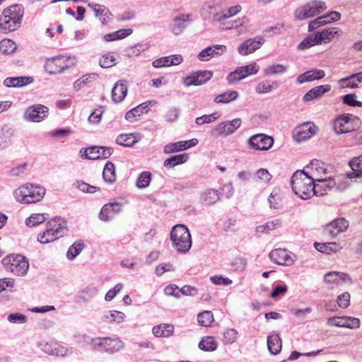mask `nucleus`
Returning a JSON list of instances; mask_svg holds the SVG:
<instances>
[{"label":"nucleus","mask_w":362,"mask_h":362,"mask_svg":"<svg viewBox=\"0 0 362 362\" xmlns=\"http://www.w3.org/2000/svg\"><path fill=\"white\" fill-rule=\"evenodd\" d=\"M281 223V221L279 218L268 221L264 225L257 227V231L264 233L266 231L272 230L279 226Z\"/></svg>","instance_id":"56"},{"label":"nucleus","mask_w":362,"mask_h":362,"mask_svg":"<svg viewBox=\"0 0 362 362\" xmlns=\"http://www.w3.org/2000/svg\"><path fill=\"white\" fill-rule=\"evenodd\" d=\"M269 207L274 209H279L281 207V197L279 190L274 189L268 198Z\"/></svg>","instance_id":"48"},{"label":"nucleus","mask_w":362,"mask_h":362,"mask_svg":"<svg viewBox=\"0 0 362 362\" xmlns=\"http://www.w3.org/2000/svg\"><path fill=\"white\" fill-rule=\"evenodd\" d=\"M238 332L235 329H228L223 333V341L225 344H233L238 338Z\"/></svg>","instance_id":"54"},{"label":"nucleus","mask_w":362,"mask_h":362,"mask_svg":"<svg viewBox=\"0 0 362 362\" xmlns=\"http://www.w3.org/2000/svg\"><path fill=\"white\" fill-rule=\"evenodd\" d=\"M270 259L274 263L282 266H291L294 263V259L291 253L286 249L278 248L270 252L269 255Z\"/></svg>","instance_id":"16"},{"label":"nucleus","mask_w":362,"mask_h":362,"mask_svg":"<svg viewBox=\"0 0 362 362\" xmlns=\"http://www.w3.org/2000/svg\"><path fill=\"white\" fill-rule=\"evenodd\" d=\"M122 204L120 202H110L105 204L99 213V218L102 221H108L122 210Z\"/></svg>","instance_id":"19"},{"label":"nucleus","mask_w":362,"mask_h":362,"mask_svg":"<svg viewBox=\"0 0 362 362\" xmlns=\"http://www.w3.org/2000/svg\"><path fill=\"white\" fill-rule=\"evenodd\" d=\"M272 179V175L267 169L260 168L256 173V181L267 183Z\"/></svg>","instance_id":"58"},{"label":"nucleus","mask_w":362,"mask_h":362,"mask_svg":"<svg viewBox=\"0 0 362 362\" xmlns=\"http://www.w3.org/2000/svg\"><path fill=\"white\" fill-rule=\"evenodd\" d=\"M241 123L242 121L240 118H235L230 121L222 122L212 129L210 134L214 138L227 136L234 133L240 127Z\"/></svg>","instance_id":"10"},{"label":"nucleus","mask_w":362,"mask_h":362,"mask_svg":"<svg viewBox=\"0 0 362 362\" xmlns=\"http://www.w3.org/2000/svg\"><path fill=\"white\" fill-rule=\"evenodd\" d=\"M238 96V93L235 90H230L222 94L218 95L214 100L216 103H228L235 100Z\"/></svg>","instance_id":"44"},{"label":"nucleus","mask_w":362,"mask_h":362,"mask_svg":"<svg viewBox=\"0 0 362 362\" xmlns=\"http://www.w3.org/2000/svg\"><path fill=\"white\" fill-rule=\"evenodd\" d=\"M318 45L317 40L315 33L309 35L306 38H305L298 45V49L300 50H303L310 47Z\"/></svg>","instance_id":"52"},{"label":"nucleus","mask_w":362,"mask_h":362,"mask_svg":"<svg viewBox=\"0 0 362 362\" xmlns=\"http://www.w3.org/2000/svg\"><path fill=\"white\" fill-rule=\"evenodd\" d=\"M32 77L17 76L8 77L4 81V85L8 88L23 87L33 82Z\"/></svg>","instance_id":"29"},{"label":"nucleus","mask_w":362,"mask_h":362,"mask_svg":"<svg viewBox=\"0 0 362 362\" xmlns=\"http://www.w3.org/2000/svg\"><path fill=\"white\" fill-rule=\"evenodd\" d=\"M267 347L269 352L276 355L281 350V339L278 334H270L267 337Z\"/></svg>","instance_id":"32"},{"label":"nucleus","mask_w":362,"mask_h":362,"mask_svg":"<svg viewBox=\"0 0 362 362\" xmlns=\"http://www.w3.org/2000/svg\"><path fill=\"white\" fill-rule=\"evenodd\" d=\"M45 192L43 187L28 183L15 189L13 194L18 202L29 204L41 201Z\"/></svg>","instance_id":"4"},{"label":"nucleus","mask_w":362,"mask_h":362,"mask_svg":"<svg viewBox=\"0 0 362 362\" xmlns=\"http://www.w3.org/2000/svg\"><path fill=\"white\" fill-rule=\"evenodd\" d=\"M14 129L8 125H4L0 128V150H3L12 144V137Z\"/></svg>","instance_id":"26"},{"label":"nucleus","mask_w":362,"mask_h":362,"mask_svg":"<svg viewBox=\"0 0 362 362\" xmlns=\"http://www.w3.org/2000/svg\"><path fill=\"white\" fill-rule=\"evenodd\" d=\"M133 30L131 28L120 29L112 33L106 34L104 35V40L106 42L114 41L117 40L123 39L132 33Z\"/></svg>","instance_id":"40"},{"label":"nucleus","mask_w":362,"mask_h":362,"mask_svg":"<svg viewBox=\"0 0 362 362\" xmlns=\"http://www.w3.org/2000/svg\"><path fill=\"white\" fill-rule=\"evenodd\" d=\"M343 103L351 107H361L362 102L356 100L355 94H346L343 96Z\"/></svg>","instance_id":"60"},{"label":"nucleus","mask_w":362,"mask_h":362,"mask_svg":"<svg viewBox=\"0 0 362 362\" xmlns=\"http://www.w3.org/2000/svg\"><path fill=\"white\" fill-rule=\"evenodd\" d=\"M127 93V82L126 80H119L116 82L112 89V98L115 103L122 102Z\"/></svg>","instance_id":"23"},{"label":"nucleus","mask_w":362,"mask_h":362,"mask_svg":"<svg viewBox=\"0 0 362 362\" xmlns=\"http://www.w3.org/2000/svg\"><path fill=\"white\" fill-rule=\"evenodd\" d=\"M16 43L9 39H4L0 42V52L4 54H12L16 49Z\"/></svg>","instance_id":"47"},{"label":"nucleus","mask_w":362,"mask_h":362,"mask_svg":"<svg viewBox=\"0 0 362 362\" xmlns=\"http://www.w3.org/2000/svg\"><path fill=\"white\" fill-rule=\"evenodd\" d=\"M151 180V174L148 171L142 172L136 180V186L139 189L146 188Z\"/></svg>","instance_id":"50"},{"label":"nucleus","mask_w":362,"mask_h":362,"mask_svg":"<svg viewBox=\"0 0 362 362\" xmlns=\"http://www.w3.org/2000/svg\"><path fill=\"white\" fill-rule=\"evenodd\" d=\"M350 294L348 292L343 293L337 297V303L341 308H346L350 305Z\"/></svg>","instance_id":"64"},{"label":"nucleus","mask_w":362,"mask_h":362,"mask_svg":"<svg viewBox=\"0 0 362 362\" xmlns=\"http://www.w3.org/2000/svg\"><path fill=\"white\" fill-rule=\"evenodd\" d=\"M264 39L257 37L255 39H248L244 41L238 47V52L241 55H247L259 49L264 42Z\"/></svg>","instance_id":"20"},{"label":"nucleus","mask_w":362,"mask_h":362,"mask_svg":"<svg viewBox=\"0 0 362 362\" xmlns=\"http://www.w3.org/2000/svg\"><path fill=\"white\" fill-rule=\"evenodd\" d=\"M287 71V67L283 64H276L269 66L264 69L266 75H274L285 73Z\"/></svg>","instance_id":"53"},{"label":"nucleus","mask_w":362,"mask_h":362,"mask_svg":"<svg viewBox=\"0 0 362 362\" xmlns=\"http://www.w3.org/2000/svg\"><path fill=\"white\" fill-rule=\"evenodd\" d=\"M7 319L11 323L15 324H24L27 322L26 315L18 313L10 314Z\"/></svg>","instance_id":"59"},{"label":"nucleus","mask_w":362,"mask_h":362,"mask_svg":"<svg viewBox=\"0 0 362 362\" xmlns=\"http://www.w3.org/2000/svg\"><path fill=\"white\" fill-rule=\"evenodd\" d=\"M213 25H218L221 30L232 29L234 27L233 23L226 22L229 18L221 4L216 3L208 4L205 6Z\"/></svg>","instance_id":"8"},{"label":"nucleus","mask_w":362,"mask_h":362,"mask_svg":"<svg viewBox=\"0 0 362 362\" xmlns=\"http://www.w3.org/2000/svg\"><path fill=\"white\" fill-rule=\"evenodd\" d=\"M173 325L170 324H161L154 326L152 332L156 337H168L173 333Z\"/></svg>","instance_id":"34"},{"label":"nucleus","mask_w":362,"mask_h":362,"mask_svg":"<svg viewBox=\"0 0 362 362\" xmlns=\"http://www.w3.org/2000/svg\"><path fill=\"white\" fill-rule=\"evenodd\" d=\"M348 226V221L345 218H337L326 226L325 233L335 238L340 233L345 231Z\"/></svg>","instance_id":"18"},{"label":"nucleus","mask_w":362,"mask_h":362,"mask_svg":"<svg viewBox=\"0 0 362 362\" xmlns=\"http://www.w3.org/2000/svg\"><path fill=\"white\" fill-rule=\"evenodd\" d=\"M49 108L41 104L29 106L25 111L23 118L27 122H40L47 117Z\"/></svg>","instance_id":"12"},{"label":"nucleus","mask_w":362,"mask_h":362,"mask_svg":"<svg viewBox=\"0 0 362 362\" xmlns=\"http://www.w3.org/2000/svg\"><path fill=\"white\" fill-rule=\"evenodd\" d=\"M330 90L331 86L328 84L315 86L303 95V100L305 103H308L315 99L320 98Z\"/></svg>","instance_id":"25"},{"label":"nucleus","mask_w":362,"mask_h":362,"mask_svg":"<svg viewBox=\"0 0 362 362\" xmlns=\"http://www.w3.org/2000/svg\"><path fill=\"white\" fill-rule=\"evenodd\" d=\"M84 248V245L81 241H76L72 244L66 252V257L69 260L74 259L77 255Z\"/></svg>","instance_id":"45"},{"label":"nucleus","mask_w":362,"mask_h":362,"mask_svg":"<svg viewBox=\"0 0 362 362\" xmlns=\"http://www.w3.org/2000/svg\"><path fill=\"white\" fill-rule=\"evenodd\" d=\"M92 346L98 347L100 351L112 354L119 351L124 346V343L119 339H111L110 337L92 339Z\"/></svg>","instance_id":"11"},{"label":"nucleus","mask_w":362,"mask_h":362,"mask_svg":"<svg viewBox=\"0 0 362 362\" xmlns=\"http://www.w3.org/2000/svg\"><path fill=\"white\" fill-rule=\"evenodd\" d=\"M327 9L326 3L320 0H314L298 7L294 12L296 19L303 21L315 16Z\"/></svg>","instance_id":"7"},{"label":"nucleus","mask_w":362,"mask_h":362,"mask_svg":"<svg viewBox=\"0 0 362 362\" xmlns=\"http://www.w3.org/2000/svg\"><path fill=\"white\" fill-rule=\"evenodd\" d=\"M259 69V65L255 62L238 67L228 75L227 80L230 83L240 81L250 75L257 74Z\"/></svg>","instance_id":"14"},{"label":"nucleus","mask_w":362,"mask_h":362,"mask_svg":"<svg viewBox=\"0 0 362 362\" xmlns=\"http://www.w3.org/2000/svg\"><path fill=\"white\" fill-rule=\"evenodd\" d=\"M326 18H327L326 16H322L317 18L314 21L310 22L309 25H308L309 31L314 30L322 25L327 24Z\"/></svg>","instance_id":"61"},{"label":"nucleus","mask_w":362,"mask_h":362,"mask_svg":"<svg viewBox=\"0 0 362 362\" xmlns=\"http://www.w3.org/2000/svg\"><path fill=\"white\" fill-rule=\"evenodd\" d=\"M336 185L335 180L329 177V178H319L315 180L314 195L323 196L328 191L334 188Z\"/></svg>","instance_id":"21"},{"label":"nucleus","mask_w":362,"mask_h":362,"mask_svg":"<svg viewBox=\"0 0 362 362\" xmlns=\"http://www.w3.org/2000/svg\"><path fill=\"white\" fill-rule=\"evenodd\" d=\"M353 172L348 174L351 179L355 177H362V155L352 158L349 163Z\"/></svg>","instance_id":"33"},{"label":"nucleus","mask_w":362,"mask_h":362,"mask_svg":"<svg viewBox=\"0 0 362 362\" xmlns=\"http://www.w3.org/2000/svg\"><path fill=\"white\" fill-rule=\"evenodd\" d=\"M47 218V214H33L25 219V224L28 227H34L43 223Z\"/></svg>","instance_id":"43"},{"label":"nucleus","mask_w":362,"mask_h":362,"mask_svg":"<svg viewBox=\"0 0 362 362\" xmlns=\"http://www.w3.org/2000/svg\"><path fill=\"white\" fill-rule=\"evenodd\" d=\"M183 150H185V144H182V141L168 144L163 148V152L165 154H170Z\"/></svg>","instance_id":"51"},{"label":"nucleus","mask_w":362,"mask_h":362,"mask_svg":"<svg viewBox=\"0 0 362 362\" xmlns=\"http://www.w3.org/2000/svg\"><path fill=\"white\" fill-rule=\"evenodd\" d=\"M334 129L337 134L351 132L354 130L350 119L347 116H340L334 122Z\"/></svg>","instance_id":"24"},{"label":"nucleus","mask_w":362,"mask_h":362,"mask_svg":"<svg viewBox=\"0 0 362 362\" xmlns=\"http://www.w3.org/2000/svg\"><path fill=\"white\" fill-rule=\"evenodd\" d=\"M315 248L322 253L329 254L330 252H336L338 250V245L336 243H315Z\"/></svg>","instance_id":"46"},{"label":"nucleus","mask_w":362,"mask_h":362,"mask_svg":"<svg viewBox=\"0 0 362 362\" xmlns=\"http://www.w3.org/2000/svg\"><path fill=\"white\" fill-rule=\"evenodd\" d=\"M24 9L21 4H13L5 8L0 16V29L2 33H8L20 28Z\"/></svg>","instance_id":"1"},{"label":"nucleus","mask_w":362,"mask_h":362,"mask_svg":"<svg viewBox=\"0 0 362 362\" xmlns=\"http://www.w3.org/2000/svg\"><path fill=\"white\" fill-rule=\"evenodd\" d=\"M250 148L255 151H267L274 144V139L264 134H257L250 136L247 141Z\"/></svg>","instance_id":"13"},{"label":"nucleus","mask_w":362,"mask_h":362,"mask_svg":"<svg viewBox=\"0 0 362 362\" xmlns=\"http://www.w3.org/2000/svg\"><path fill=\"white\" fill-rule=\"evenodd\" d=\"M112 152L113 149L110 147L92 146V160L107 158Z\"/></svg>","instance_id":"36"},{"label":"nucleus","mask_w":362,"mask_h":362,"mask_svg":"<svg viewBox=\"0 0 362 362\" xmlns=\"http://www.w3.org/2000/svg\"><path fill=\"white\" fill-rule=\"evenodd\" d=\"M75 58L58 56L48 59L45 64L46 71L51 75L60 74L75 64Z\"/></svg>","instance_id":"9"},{"label":"nucleus","mask_w":362,"mask_h":362,"mask_svg":"<svg viewBox=\"0 0 362 362\" xmlns=\"http://www.w3.org/2000/svg\"><path fill=\"white\" fill-rule=\"evenodd\" d=\"M202 196L206 205H213L220 199L218 191L214 189H207Z\"/></svg>","instance_id":"42"},{"label":"nucleus","mask_w":362,"mask_h":362,"mask_svg":"<svg viewBox=\"0 0 362 362\" xmlns=\"http://www.w3.org/2000/svg\"><path fill=\"white\" fill-rule=\"evenodd\" d=\"M212 76L213 73L210 71H199L193 73L192 76L184 77L182 83L186 87L200 86L210 80Z\"/></svg>","instance_id":"15"},{"label":"nucleus","mask_w":362,"mask_h":362,"mask_svg":"<svg viewBox=\"0 0 362 362\" xmlns=\"http://www.w3.org/2000/svg\"><path fill=\"white\" fill-rule=\"evenodd\" d=\"M170 240L173 247L178 252L186 253L192 247L190 233L183 224H177L170 231Z\"/></svg>","instance_id":"5"},{"label":"nucleus","mask_w":362,"mask_h":362,"mask_svg":"<svg viewBox=\"0 0 362 362\" xmlns=\"http://www.w3.org/2000/svg\"><path fill=\"white\" fill-rule=\"evenodd\" d=\"M66 232V221L56 216L46 223L45 230L38 234L37 240L42 244H47L63 237Z\"/></svg>","instance_id":"3"},{"label":"nucleus","mask_w":362,"mask_h":362,"mask_svg":"<svg viewBox=\"0 0 362 362\" xmlns=\"http://www.w3.org/2000/svg\"><path fill=\"white\" fill-rule=\"evenodd\" d=\"M327 325L351 329L358 328L360 326V320L356 317H332L327 320Z\"/></svg>","instance_id":"17"},{"label":"nucleus","mask_w":362,"mask_h":362,"mask_svg":"<svg viewBox=\"0 0 362 362\" xmlns=\"http://www.w3.org/2000/svg\"><path fill=\"white\" fill-rule=\"evenodd\" d=\"M218 347V343L214 337L211 336L204 337L199 343V348L204 351H214Z\"/></svg>","instance_id":"38"},{"label":"nucleus","mask_w":362,"mask_h":362,"mask_svg":"<svg viewBox=\"0 0 362 362\" xmlns=\"http://www.w3.org/2000/svg\"><path fill=\"white\" fill-rule=\"evenodd\" d=\"M315 129L316 127L313 123H305L299 127L297 134L300 139L305 140L315 135Z\"/></svg>","instance_id":"35"},{"label":"nucleus","mask_w":362,"mask_h":362,"mask_svg":"<svg viewBox=\"0 0 362 362\" xmlns=\"http://www.w3.org/2000/svg\"><path fill=\"white\" fill-rule=\"evenodd\" d=\"M351 280L347 274L339 272H329L324 276V281L327 284H339Z\"/></svg>","instance_id":"28"},{"label":"nucleus","mask_w":362,"mask_h":362,"mask_svg":"<svg viewBox=\"0 0 362 362\" xmlns=\"http://www.w3.org/2000/svg\"><path fill=\"white\" fill-rule=\"evenodd\" d=\"M1 263L6 271L18 276H25L29 269L28 259L19 254H11L6 256L1 260Z\"/></svg>","instance_id":"6"},{"label":"nucleus","mask_w":362,"mask_h":362,"mask_svg":"<svg viewBox=\"0 0 362 362\" xmlns=\"http://www.w3.org/2000/svg\"><path fill=\"white\" fill-rule=\"evenodd\" d=\"M197 320L200 325L203 327H209L214 321V316L211 311H204L198 314Z\"/></svg>","instance_id":"49"},{"label":"nucleus","mask_w":362,"mask_h":362,"mask_svg":"<svg viewBox=\"0 0 362 362\" xmlns=\"http://www.w3.org/2000/svg\"><path fill=\"white\" fill-rule=\"evenodd\" d=\"M148 112L147 103L140 104L139 105L129 110L125 115V119L129 122H133L134 118L140 116L144 112Z\"/></svg>","instance_id":"39"},{"label":"nucleus","mask_w":362,"mask_h":362,"mask_svg":"<svg viewBox=\"0 0 362 362\" xmlns=\"http://www.w3.org/2000/svg\"><path fill=\"white\" fill-rule=\"evenodd\" d=\"M103 177L106 182L112 183L115 181V167L112 162L108 161L105 164L103 172Z\"/></svg>","instance_id":"41"},{"label":"nucleus","mask_w":362,"mask_h":362,"mask_svg":"<svg viewBox=\"0 0 362 362\" xmlns=\"http://www.w3.org/2000/svg\"><path fill=\"white\" fill-rule=\"evenodd\" d=\"M291 185L293 192L302 199H310L314 195L315 179L303 170L293 173Z\"/></svg>","instance_id":"2"},{"label":"nucleus","mask_w":362,"mask_h":362,"mask_svg":"<svg viewBox=\"0 0 362 362\" xmlns=\"http://www.w3.org/2000/svg\"><path fill=\"white\" fill-rule=\"evenodd\" d=\"M226 51V46L223 45H215L206 47L198 54L201 61H208L211 58L221 56Z\"/></svg>","instance_id":"22"},{"label":"nucleus","mask_w":362,"mask_h":362,"mask_svg":"<svg viewBox=\"0 0 362 362\" xmlns=\"http://www.w3.org/2000/svg\"><path fill=\"white\" fill-rule=\"evenodd\" d=\"M136 141L132 134H121L117 138V143L124 146H132Z\"/></svg>","instance_id":"55"},{"label":"nucleus","mask_w":362,"mask_h":362,"mask_svg":"<svg viewBox=\"0 0 362 362\" xmlns=\"http://www.w3.org/2000/svg\"><path fill=\"white\" fill-rule=\"evenodd\" d=\"M189 158V156L187 153L175 155L165 159L163 162V165L167 168H173L176 165L186 163Z\"/></svg>","instance_id":"31"},{"label":"nucleus","mask_w":362,"mask_h":362,"mask_svg":"<svg viewBox=\"0 0 362 362\" xmlns=\"http://www.w3.org/2000/svg\"><path fill=\"white\" fill-rule=\"evenodd\" d=\"M92 10L94 11L95 17L103 24L106 23L112 16L110 10L103 5H92Z\"/></svg>","instance_id":"37"},{"label":"nucleus","mask_w":362,"mask_h":362,"mask_svg":"<svg viewBox=\"0 0 362 362\" xmlns=\"http://www.w3.org/2000/svg\"><path fill=\"white\" fill-rule=\"evenodd\" d=\"M288 291V287L285 284H278L271 292L270 296L273 298L284 296Z\"/></svg>","instance_id":"63"},{"label":"nucleus","mask_w":362,"mask_h":362,"mask_svg":"<svg viewBox=\"0 0 362 362\" xmlns=\"http://www.w3.org/2000/svg\"><path fill=\"white\" fill-rule=\"evenodd\" d=\"M115 59L111 55H103L100 59L99 64L102 68H110L115 64Z\"/></svg>","instance_id":"62"},{"label":"nucleus","mask_w":362,"mask_h":362,"mask_svg":"<svg viewBox=\"0 0 362 362\" xmlns=\"http://www.w3.org/2000/svg\"><path fill=\"white\" fill-rule=\"evenodd\" d=\"M189 14H181L179 16L174 18L173 21L170 25L172 32L176 35H180L185 28V22H190Z\"/></svg>","instance_id":"27"},{"label":"nucleus","mask_w":362,"mask_h":362,"mask_svg":"<svg viewBox=\"0 0 362 362\" xmlns=\"http://www.w3.org/2000/svg\"><path fill=\"white\" fill-rule=\"evenodd\" d=\"M337 28H329L315 33L318 45L329 42L337 34Z\"/></svg>","instance_id":"30"},{"label":"nucleus","mask_w":362,"mask_h":362,"mask_svg":"<svg viewBox=\"0 0 362 362\" xmlns=\"http://www.w3.org/2000/svg\"><path fill=\"white\" fill-rule=\"evenodd\" d=\"M216 113H212L211 115H204L201 117H197L195 119V123L197 125H202L204 124H209L214 120H216L218 116L216 115Z\"/></svg>","instance_id":"57"}]
</instances>
